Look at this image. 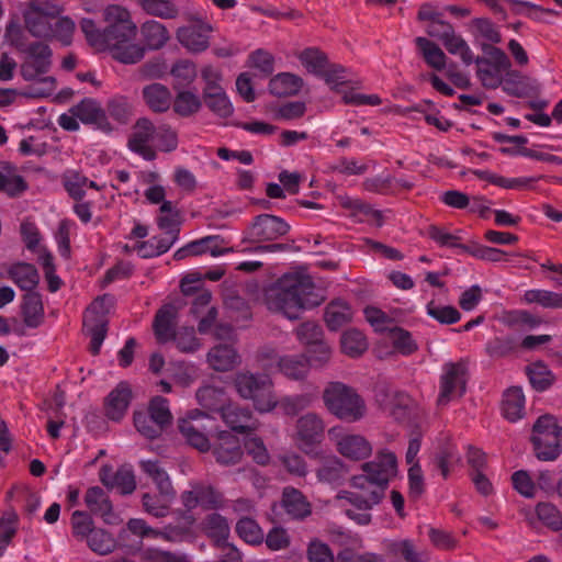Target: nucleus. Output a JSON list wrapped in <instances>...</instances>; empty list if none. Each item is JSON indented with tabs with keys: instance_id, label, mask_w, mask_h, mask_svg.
Masks as SVG:
<instances>
[{
	"instance_id": "obj_1",
	"label": "nucleus",
	"mask_w": 562,
	"mask_h": 562,
	"mask_svg": "<svg viewBox=\"0 0 562 562\" xmlns=\"http://www.w3.org/2000/svg\"><path fill=\"white\" fill-rule=\"evenodd\" d=\"M267 307L294 321L306 308L323 303L324 296L312 278L301 273H285L265 294Z\"/></svg>"
},
{
	"instance_id": "obj_2",
	"label": "nucleus",
	"mask_w": 562,
	"mask_h": 562,
	"mask_svg": "<svg viewBox=\"0 0 562 562\" xmlns=\"http://www.w3.org/2000/svg\"><path fill=\"white\" fill-rule=\"evenodd\" d=\"M103 16L106 22L103 30L104 49H109L112 57L122 64L132 65L142 60L145 47L132 43L137 27L128 10L111 4L104 9Z\"/></svg>"
},
{
	"instance_id": "obj_3",
	"label": "nucleus",
	"mask_w": 562,
	"mask_h": 562,
	"mask_svg": "<svg viewBox=\"0 0 562 562\" xmlns=\"http://www.w3.org/2000/svg\"><path fill=\"white\" fill-rule=\"evenodd\" d=\"M362 473L353 475L350 480L351 487L364 492L361 495H350L351 499L364 508L379 505L385 496L390 482L397 474L396 456L384 449L376 453L372 461L360 465Z\"/></svg>"
},
{
	"instance_id": "obj_4",
	"label": "nucleus",
	"mask_w": 562,
	"mask_h": 562,
	"mask_svg": "<svg viewBox=\"0 0 562 562\" xmlns=\"http://www.w3.org/2000/svg\"><path fill=\"white\" fill-rule=\"evenodd\" d=\"M322 400L327 412L345 423H357L367 415L364 398L353 387L340 381L328 382Z\"/></svg>"
},
{
	"instance_id": "obj_5",
	"label": "nucleus",
	"mask_w": 562,
	"mask_h": 562,
	"mask_svg": "<svg viewBox=\"0 0 562 562\" xmlns=\"http://www.w3.org/2000/svg\"><path fill=\"white\" fill-rule=\"evenodd\" d=\"M291 226L281 217L268 213L259 214L252 218V222L246 229V238L256 243L251 248L254 252H280L299 250L291 244L273 243L278 238L285 236Z\"/></svg>"
},
{
	"instance_id": "obj_6",
	"label": "nucleus",
	"mask_w": 562,
	"mask_h": 562,
	"mask_svg": "<svg viewBox=\"0 0 562 562\" xmlns=\"http://www.w3.org/2000/svg\"><path fill=\"white\" fill-rule=\"evenodd\" d=\"M234 385L240 397L252 402L260 413L272 411L278 401L273 393V383L269 375L263 373L238 372Z\"/></svg>"
},
{
	"instance_id": "obj_7",
	"label": "nucleus",
	"mask_w": 562,
	"mask_h": 562,
	"mask_svg": "<svg viewBox=\"0 0 562 562\" xmlns=\"http://www.w3.org/2000/svg\"><path fill=\"white\" fill-rule=\"evenodd\" d=\"M536 457L554 461L561 453L562 427L555 416L546 414L537 418L530 438Z\"/></svg>"
},
{
	"instance_id": "obj_8",
	"label": "nucleus",
	"mask_w": 562,
	"mask_h": 562,
	"mask_svg": "<svg viewBox=\"0 0 562 562\" xmlns=\"http://www.w3.org/2000/svg\"><path fill=\"white\" fill-rule=\"evenodd\" d=\"M468 380L469 367L467 360L460 359L457 362L445 363L439 380L437 404L446 406L451 401L462 397L467 392Z\"/></svg>"
},
{
	"instance_id": "obj_9",
	"label": "nucleus",
	"mask_w": 562,
	"mask_h": 562,
	"mask_svg": "<svg viewBox=\"0 0 562 562\" xmlns=\"http://www.w3.org/2000/svg\"><path fill=\"white\" fill-rule=\"evenodd\" d=\"M295 429L299 449L311 454L314 447L324 439L325 422L321 415L310 412L296 420Z\"/></svg>"
},
{
	"instance_id": "obj_10",
	"label": "nucleus",
	"mask_w": 562,
	"mask_h": 562,
	"mask_svg": "<svg viewBox=\"0 0 562 562\" xmlns=\"http://www.w3.org/2000/svg\"><path fill=\"white\" fill-rule=\"evenodd\" d=\"M48 70L33 60H26L21 65V76L26 81H33L22 93L27 98L40 99L52 94L56 80L54 77L44 76Z\"/></svg>"
},
{
	"instance_id": "obj_11",
	"label": "nucleus",
	"mask_w": 562,
	"mask_h": 562,
	"mask_svg": "<svg viewBox=\"0 0 562 562\" xmlns=\"http://www.w3.org/2000/svg\"><path fill=\"white\" fill-rule=\"evenodd\" d=\"M156 126L147 117H139L133 128L127 147L131 151L139 155L145 160L151 161L157 157L155 148L149 145V142L154 139Z\"/></svg>"
},
{
	"instance_id": "obj_12",
	"label": "nucleus",
	"mask_w": 562,
	"mask_h": 562,
	"mask_svg": "<svg viewBox=\"0 0 562 562\" xmlns=\"http://www.w3.org/2000/svg\"><path fill=\"white\" fill-rule=\"evenodd\" d=\"M195 24L181 26L177 30L178 42L189 52L198 54L206 50L210 46V33L213 27L211 24L193 19Z\"/></svg>"
},
{
	"instance_id": "obj_13",
	"label": "nucleus",
	"mask_w": 562,
	"mask_h": 562,
	"mask_svg": "<svg viewBox=\"0 0 562 562\" xmlns=\"http://www.w3.org/2000/svg\"><path fill=\"white\" fill-rule=\"evenodd\" d=\"M212 452L216 462L225 467L239 463L244 456L239 438L226 430L218 432Z\"/></svg>"
},
{
	"instance_id": "obj_14",
	"label": "nucleus",
	"mask_w": 562,
	"mask_h": 562,
	"mask_svg": "<svg viewBox=\"0 0 562 562\" xmlns=\"http://www.w3.org/2000/svg\"><path fill=\"white\" fill-rule=\"evenodd\" d=\"M69 112L77 116L83 124H93L103 132H111L112 126L101 104L91 98H85L78 104L70 108Z\"/></svg>"
},
{
	"instance_id": "obj_15",
	"label": "nucleus",
	"mask_w": 562,
	"mask_h": 562,
	"mask_svg": "<svg viewBox=\"0 0 562 562\" xmlns=\"http://www.w3.org/2000/svg\"><path fill=\"white\" fill-rule=\"evenodd\" d=\"M132 397L130 384L125 381L120 382L105 397V416L113 422H120L125 416Z\"/></svg>"
},
{
	"instance_id": "obj_16",
	"label": "nucleus",
	"mask_w": 562,
	"mask_h": 562,
	"mask_svg": "<svg viewBox=\"0 0 562 562\" xmlns=\"http://www.w3.org/2000/svg\"><path fill=\"white\" fill-rule=\"evenodd\" d=\"M221 417L232 430L239 434H248L257 428L251 411L237 404H227Z\"/></svg>"
},
{
	"instance_id": "obj_17",
	"label": "nucleus",
	"mask_w": 562,
	"mask_h": 562,
	"mask_svg": "<svg viewBox=\"0 0 562 562\" xmlns=\"http://www.w3.org/2000/svg\"><path fill=\"white\" fill-rule=\"evenodd\" d=\"M347 473L346 464L338 457L330 456L322 460L316 476L322 483L339 486L344 483Z\"/></svg>"
},
{
	"instance_id": "obj_18",
	"label": "nucleus",
	"mask_w": 562,
	"mask_h": 562,
	"mask_svg": "<svg viewBox=\"0 0 562 562\" xmlns=\"http://www.w3.org/2000/svg\"><path fill=\"white\" fill-rule=\"evenodd\" d=\"M337 451L351 460H363L372 452L370 442L361 435H345L337 441Z\"/></svg>"
},
{
	"instance_id": "obj_19",
	"label": "nucleus",
	"mask_w": 562,
	"mask_h": 562,
	"mask_svg": "<svg viewBox=\"0 0 562 562\" xmlns=\"http://www.w3.org/2000/svg\"><path fill=\"white\" fill-rule=\"evenodd\" d=\"M85 503L89 510L103 518L104 522H113V507L108 494L100 486L88 488L85 495Z\"/></svg>"
},
{
	"instance_id": "obj_20",
	"label": "nucleus",
	"mask_w": 562,
	"mask_h": 562,
	"mask_svg": "<svg viewBox=\"0 0 562 562\" xmlns=\"http://www.w3.org/2000/svg\"><path fill=\"white\" fill-rule=\"evenodd\" d=\"M146 105L155 113H165L171 106V92L162 83H150L142 90Z\"/></svg>"
},
{
	"instance_id": "obj_21",
	"label": "nucleus",
	"mask_w": 562,
	"mask_h": 562,
	"mask_svg": "<svg viewBox=\"0 0 562 562\" xmlns=\"http://www.w3.org/2000/svg\"><path fill=\"white\" fill-rule=\"evenodd\" d=\"M21 313L25 326L37 328L44 322V305L38 292L25 293L22 297Z\"/></svg>"
},
{
	"instance_id": "obj_22",
	"label": "nucleus",
	"mask_w": 562,
	"mask_h": 562,
	"mask_svg": "<svg viewBox=\"0 0 562 562\" xmlns=\"http://www.w3.org/2000/svg\"><path fill=\"white\" fill-rule=\"evenodd\" d=\"M279 371L290 380H303L311 369L306 355H286L278 358Z\"/></svg>"
},
{
	"instance_id": "obj_23",
	"label": "nucleus",
	"mask_w": 562,
	"mask_h": 562,
	"mask_svg": "<svg viewBox=\"0 0 562 562\" xmlns=\"http://www.w3.org/2000/svg\"><path fill=\"white\" fill-rule=\"evenodd\" d=\"M506 75L502 79V89L510 97L525 98L537 91L538 87L530 83L529 78L515 69L505 70Z\"/></svg>"
},
{
	"instance_id": "obj_24",
	"label": "nucleus",
	"mask_w": 562,
	"mask_h": 562,
	"mask_svg": "<svg viewBox=\"0 0 562 562\" xmlns=\"http://www.w3.org/2000/svg\"><path fill=\"white\" fill-rule=\"evenodd\" d=\"M8 277L26 293L35 292L38 285L40 274L35 266L26 262L12 265L8 270Z\"/></svg>"
},
{
	"instance_id": "obj_25",
	"label": "nucleus",
	"mask_w": 562,
	"mask_h": 562,
	"mask_svg": "<svg viewBox=\"0 0 562 562\" xmlns=\"http://www.w3.org/2000/svg\"><path fill=\"white\" fill-rule=\"evenodd\" d=\"M386 552L397 562H427L428 555L424 551H419L413 541L393 540L386 544Z\"/></svg>"
},
{
	"instance_id": "obj_26",
	"label": "nucleus",
	"mask_w": 562,
	"mask_h": 562,
	"mask_svg": "<svg viewBox=\"0 0 562 562\" xmlns=\"http://www.w3.org/2000/svg\"><path fill=\"white\" fill-rule=\"evenodd\" d=\"M210 366L220 372L232 370L239 362L236 349L228 344H220L207 353Z\"/></svg>"
},
{
	"instance_id": "obj_27",
	"label": "nucleus",
	"mask_w": 562,
	"mask_h": 562,
	"mask_svg": "<svg viewBox=\"0 0 562 562\" xmlns=\"http://www.w3.org/2000/svg\"><path fill=\"white\" fill-rule=\"evenodd\" d=\"M461 461V457L458 452L457 446L450 441L441 442L432 457V462L440 474L446 480L448 479L450 471L458 465Z\"/></svg>"
},
{
	"instance_id": "obj_28",
	"label": "nucleus",
	"mask_w": 562,
	"mask_h": 562,
	"mask_svg": "<svg viewBox=\"0 0 562 562\" xmlns=\"http://www.w3.org/2000/svg\"><path fill=\"white\" fill-rule=\"evenodd\" d=\"M303 87V79L291 72H280L269 81V92L276 97H291L297 94Z\"/></svg>"
},
{
	"instance_id": "obj_29",
	"label": "nucleus",
	"mask_w": 562,
	"mask_h": 562,
	"mask_svg": "<svg viewBox=\"0 0 562 562\" xmlns=\"http://www.w3.org/2000/svg\"><path fill=\"white\" fill-rule=\"evenodd\" d=\"M525 411V395L519 386H512L503 394L502 412L504 417L515 423L522 418Z\"/></svg>"
},
{
	"instance_id": "obj_30",
	"label": "nucleus",
	"mask_w": 562,
	"mask_h": 562,
	"mask_svg": "<svg viewBox=\"0 0 562 562\" xmlns=\"http://www.w3.org/2000/svg\"><path fill=\"white\" fill-rule=\"evenodd\" d=\"M177 316L169 312V308L161 306L154 317L153 330L159 344L171 341L177 326Z\"/></svg>"
},
{
	"instance_id": "obj_31",
	"label": "nucleus",
	"mask_w": 562,
	"mask_h": 562,
	"mask_svg": "<svg viewBox=\"0 0 562 562\" xmlns=\"http://www.w3.org/2000/svg\"><path fill=\"white\" fill-rule=\"evenodd\" d=\"M351 318V307L342 300H334L325 308L324 321L329 330H338L349 323Z\"/></svg>"
},
{
	"instance_id": "obj_32",
	"label": "nucleus",
	"mask_w": 562,
	"mask_h": 562,
	"mask_svg": "<svg viewBox=\"0 0 562 562\" xmlns=\"http://www.w3.org/2000/svg\"><path fill=\"white\" fill-rule=\"evenodd\" d=\"M15 171V167L10 162L0 165V192H5L9 196H18L27 189L23 177Z\"/></svg>"
},
{
	"instance_id": "obj_33",
	"label": "nucleus",
	"mask_w": 562,
	"mask_h": 562,
	"mask_svg": "<svg viewBox=\"0 0 562 562\" xmlns=\"http://www.w3.org/2000/svg\"><path fill=\"white\" fill-rule=\"evenodd\" d=\"M140 34L146 47L151 50L160 49L170 38L167 27L155 20L143 23Z\"/></svg>"
},
{
	"instance_id": "obj_34",
	"label": "nucleus",
	"mask_w": 562,
	"mask_h": 562,
	"mask_svg": "<svg viewBox=\"0 0 562 562\" xmlns=\"http://www.w3.org/2000/svg\"><path fill=\"white\" fill-rule=\"evenodd\" d=\"M282 504L288 515L294 519L302 520L311 515V505L304 495L295 488H285Z\"/></svg>"
},
{
	"instance_id": "obj_35",
	"label": "nucleus",
	"mask_w": 562,
	"mask_h": 562,
	"mask_svg": "<svg viewBox=\"0 0 562 562\" xmlns=\"http://www.w3.org/2000/svg\"><path fill=\"white\" fill-rule=\"evenodd\" d=\"M196 400L205 409L220 412L227 406L226 393L223 387L204 385L196 391Z\"/></svg>"
},
{
	"instance_id": "obj_36",
	"label": "nucleus",
	"mask_w": 562,
	"mask_h": 562,
	"mask_svg": "<svg viewBox=\"0 0 562 562\" xmlns=\"http://www.w3.org/2000/svg\"><path fill=\"white\" fill-rule=\"evenodd\" d=\"M526 374L533 390L544 392L555 382V375L542 361L526 367Z\"/></svg>"
},
{
	"instance_id": "obj_37",
	"label": "nucleus",
	"mask_w": 562,
	"mask_h": 562,
	"mask_svg": "<svg viewBox=\"0 0 562 562\" xmlns=\"http://www.w3.org/2000/svg\"><path fill=\"white\" fill-rule=\"evenodd\" d=\"M171 105L177 115L190 117L201 110L202 101L195 93L178 89L175 99H171Z\"/></svg>"
},
{
	"instance_id": "obj_38",
	"label": "nucleus",
	"mask_w": 562,
	"mask_h": 562,
	"mask_svg": "<svg viewBox=\"0 0 562 562\" xmlns=\"http://www.w3.org/2000/svg\"><path fill=\"white\" fill-rule=\"evenodd\" d=\"M178 0H138L139 7L149 15L173 20L179 16Z\"/></svg>"
},
{
	"instance_id": "obj_39",
	"label": "nucleus",
	"mask_w": 562,
	"mask_h": 562,
	"mask_svg": "<svg viewBox=\"0 0 562 562\" xmlns=\"http://www.w3.org/2000/svg\"><path fill=\"white\" fill-rule=\"evenodd\" d=\"M481 49L487 57L477 56L473 63L477 66H493L497 71L508 70L512 66L503 49L488 43H482Z\"/></svg>"
},
{
	"instance_id": "obj_40",
	"label": "nucleus",
	"mask_w": 562,
	"mask_h": 562,
	"mask_svg": "<svg viewBox=\"0 0 562 562\" xmlns=\"http://www.w3.org/2000/svg\"><path fill=\"white\" fill-rule=\"evenodd\" d=\"M205 533L214 540L215 546L228 540L229 525L227 519L218 513H212L203 521Z\"/></svg>"
},
{
	"instance_id": "obj_41",
	"label": "nucleus",
	"mask_w": 562,
	"mask_h": 562,
	"mask_svg": "<svg viewBox=\"0 0 562 562\" xmlns=\"http://www.w3.org/2000/svg\"><path fill=\"white\" fill-rule=\"evenodd\" d=\"M415 43L429 67L436 70H442L446 67L447 56L436 43L426 37H416Z\"/></svg>"
},
{
	"instance_id": "obj_42",
	"label": "nucleus",
	"mask_w": 562,
	"mask_h": 562,
	"mask_svg": "<svg viewBox=\"0 0 562 562\" xmlns=\"http://www.w3.org/2000/svg\"><path fill=\"white\" fill-rule=\"evenodd\" d=\"M340 344L342 352L351 358L361 356L368 349L366 336L355 328L348 329L341 335Z\"/></svg>"
},
{
	"instance_id": "obj_43",
	"label": "nucleus",
	"mask_w": 562,
	"mask_h": 562,
	"mask_svg": "<svg viewBox=\"0 0 562 562\" xmlns=\"http://www.w3.org/2000/svg\"><path fill=\"white\" fill-rule=\"evenodd\" d=\"M364 494H366L364 492H359V491H356V492L342 491L337 496L338 498H344V499L348 501L355 507V508L346 509L345 515L349 519L353 520L356 524H358L360 526H367L372 521V515L370 514V510L375 505H371L370 507L364 508L362 506H359L357 503H355L351 499L350 495H361L366 499L367 497L364 496Z\"/></svg>"
},
{
	"instance_id": "obj_44",
	"label": "nucleus",
	"mask_w": 562,
	"mask_h": 562,
	"mask_svg": "<svg viewBox=\"0 0 562 562\" xmlns=\"http://www.w3.org/2000/svg\"><path fill=\"white\" fill-rule=\"evenodd\" d=\"M178 427L190 446L200 452H207L211 449L209 438L192 422L181 419Z\"/></svg>"
},
{
	"instance_id": "obj_45",
	"label": "nucleus",
	"mask_w": 562,
	"mask_h": 562,
	"mask_svg": "<svg viewBox=\"0 0 562 562\" xmlns=\"http://www.w3.org/2000/svg\"><path fill=\"white\" fill-rule=\"evenodd\" d=\"M25 26L27 31L35 37L52 38L53 23L52 19L29 9L24 15Z\"/></svg>"
},
{
	"instance_id": "obj_46",
	"label": "nucleus",
	"mask_w": 562,
	"mask_h": 562,
	"mask_svg": "<svg viewBox=\"0 0 562 562\" xmlns=\"http://www.w3.org/2000/svg\"><path fill=\"white\" fill-rule=\"evenodd\" d=\"M200 506L205 510H217L225 507L226 499L222 492L212 485L195 484Z\"/></svg>"
},
{
	"instance_id": "obj_47",
	"label": "nucleus",
	"mask_w": 562,
	"mask_h": 562,
	"mask_svg": "<svg viewBox=\"0 0 562 562\" xmlns=\"http://www.w3.org/2000/svg\"><path fill=\"white\" fill-rule=\"evenodd\" d=\"M170 74L176 79L175 90L191 85L198 76L195 64L189 59L176 61L171 67Z\"/></svg>"
},
{
	"instance_id": "obj_48",
	"label": "nucleus",
	"mask_w": 562,
	"mask_h": 562,
	"mask_svg": "<svg viewBox=\"0 0 562 562\" xmlns=\"http://www.w3.org/2000/svg\"><path fill=\"white\" fill-rule=\"evenodd\" d=\"M61 182L71 199L82 201L86 195L88 178L76 170H67L61 176Z\"/></svg>"
},
{
	"instance_id": "obj_49",
	"label": "nucleus",
	"mask_w": 562,
	"mask_h": 562,
	"mask_svg": "<svg viewBox=\"0 0 562 562\" xmlns=\"http://www.w3.org/2000/svg\"><path fill=\"white\" fill-rule=\"evenodd\" d=\"M517 341L512 336L494 337L485 345V352L493 359L510 356L517 350Z\"/></svg>"
},
{
	"instance_id": "obj_50",
	"label": "nucleus",
	"mask_w": 562,
	"mask_h": 562,
	"mask_svg": "<svg viewBox=\"0 0 562 562\" xmlns=\"http://www.w3.org/2000/svg\"><path fill=\"white\" fill-rule=\"evenodd\" d=\"M147 413L155 419L164 430L172 424V414L169 409V402L162 396H154L147 407Z\"/></svg>"
},
{
	"instance_id": "obj_51",
	"label": "nucleus",
	"mask_w": 562,
	"mask_h": 562,
	"mask_svg": "<svg viewBox=\"0 0 562 562\" xmlns=\"http://www.w3.org/2000/svg\"><path fill=\"white\" fill-rule=\"evenodd\" d=\"M206 106L217 116L227 119L233 112L234 108L231 103L224 89L202 95Z\"/></svg>"
},
{
	"instance_id": "obj_52",
	"label": "nucleus",
	"mask_w": 562,
	"mask_h": 562,
	"mask_svg": "<svg viewBox=\"0 0 562 562\" xmlns=\"http://www.w3.org/2000/svg\"><path fill=\"white\" fill-rule=\"evenodd\" d=\"M236 533L249 544H260L263 541V532L257 521L249 517H241L236 522Z\"/></svg>"
},
{
	"instance_id": "obj_53",
	"label": "nucleus",
	"mask_w": 562,
	"mask_h": 562,
	"mask_svg": "<svg viewBox=\"0 0 562 562\" xmlns=\"http://www.w3.org/2000/svg\"><path fill=\"white\" fill-rule=\"evenodd\" d=\"M295 335L297 340L306 348L325 340L322 326L312 321L300 324L295 329Z\"/></svg>"
},
{
	"instance_id": "obj_54",
	"label": "nucleus",
	"mask_w": 562,
	"mask_h": 562,
	"mask_svg": "<svg viewBox=\"0 0 562 562\" xmlns=\"http://www.w3.org/2000/svg\"><path fill=\"white\" fill-rule=\"evenodd\" d=\"M441 43L450 54L459 55L467 66L473 63L474 56L471 48L460 35L456 34L454 30Z\"/></svg>"
},
{
	"instance_id": "obj_55",
	"label": "nucleus",
	"mask_w": 562,
	"mask_h": 562,
	"mask_svg": "<svg viewBox=\"0 0 562 562\" xmlns=\"http://www.w3.org/2000/svg\"><path fill=\"white\" fill-rule=\"evenodd\" d=\"M133 420L137 431L147 439H156L165 431L147 412H135Z\"/></svg>"
},
{
	"instance_id": "obj_56",
	"label": "nucleus",
	"mask_w": 562,
	"mask_h": 562,
	"mask_svg": "<svg viewBox=\"0 0 562 562\" xmlns=\"http://www.w3.org/2000/svg\"><path fill=\"white\" fill-rule=\"evenodd\" d=\"M299 58L301 63L308 69V71L318 77L322 76L325 68L328 66L326 54L318 48H306L301 53Z\"/></svg>"
},
{
	"instance_id": "obj_57",
	"label": "nucleus",
	"mask_w": 562,
	"mask_h": 562,
	"mask_svg": "<svg viewBox=\"0 0 562 562\" xmlns=\"http://www.w3.org/2000/svg\"><path fill=\"white\" fill-rule=\"evenodd\" d=\"M313 403V396L311 394H295L282 397L278 401L279 407L286 416H295L300 412L308 408Z\"/></svg>"
},
{
	"instance_id": "obj_58",
	"label": "nucleus",
	"mask_w": 562,
	"mask_h": 562,
	"mask_svg": "<svg viewBox=\"0 0 562 562\" xmlns=\"http://www.w3.org/2000/svg\"><path fill=\"white\" fill-rule=\"evenodd\" d=\"M83 326L87 328V333L91 338L89 350L93 356H97L100 352L108 333V322L104 318H98L90 325L89 321L86 318Z\"/></svg>"
},
{
	"instance_id": "obj_59",
	"label": "nucleus",
	"mask_w": 562,
	"mask_h": 562,
	"mask_svg": "<svg viewBox=\"0 0 562 562\" xmlns=\"http://www.w3.org/2000/svg\"><path fill=\"white\" fill-rule=\"evenodd\" d=\"M525 301L537 303L546 308H562V294L547 290H528L525 292Z\"/></svg>"
},
{
	"instance_id": "obj_60",
	"label": "nucleus",
	"mask_w": 562,
	"mask_h": 562,
	"mask_svg": "<svg viewBox=\"0 0 562 562\" xmlns=\"http://www.w3.org/2000/svg\"><path fill=\"white\" fill-rule=\"evenodd\" d=\"M389 336L393 342L394 348L402 355H412L418 348L417 344L412 338L411 333L402 327L394 326L390 328Z\"/></svg>"
},
{
	"instance_id": "obj_61",
	"label": "nucleus",
	"mask_w": 562,
	"mask_h": 562,
	"mask_svg": "<svg viewBox=\"0 0 562 562\" xmlns=\"http://www.w3.org/2000/svg\"><path fill=\"white\" fill-rule=\"evenodd\" d=\"M427 314L443 325H452L461 319V313L451 305H436L434 301L426 306Z\"/></svg>"
},
{
	"instance_id": "obj_62",
	"label": "nucleus",
	"mask_w": 562,
	"mask_h": 562,
	"mask_svg": "<svg viewBox=\"0 0 562 562\" xmlns=\"http://www.w3.org/2000/svg\"><path fill=\"white\" fill-rule=\"evenodd\" d=\"M536 513L547 527L553 531L562 530V515L557 506L551 503H539Z\"/></svg>"
},
{
	"instance_id": "obj_63",
	"label": "nucleus",
	"mask_w": 562,
	"mask_h": 562,
	"mask_svg": "<svg viewBox=\"0 0 562 562\" xmlns=\"http://www.w3.org/2000/svg\"><path fill=\"white\" fill-rule=\"evenodd\" d=\"M87 542L92 551L102 555L110 553L114 548L112 536L103 529H94L87 537Z\"/></svg>"
},
{
	"instance_id": "obj_64",
	"label": "nucleus",
	"mask_w": 562,
	"mask_h": 562,
	"mask_svg": "<svg viewBox=\"0 0 562 562\" xmlns=\"http://www.w3.org/2000/svg\"><path fill=\"white\" fill-rule=\"evenodd\" d=\"M158 149L165 153H171L178 147V134L169 124L156 126L155 137Z\"/></svg>"
}]
</instances>
